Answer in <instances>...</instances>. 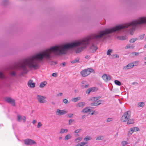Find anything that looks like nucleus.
I'll list each match as a JSON object with an SVG mask.
<instances>
[{
  "instance_id": "1",
  "label": "nucleus",
  "mask_w": 146,
  "mask_h": 146,
  "mask_svg": "<svg viewBox=\"0 0 146 146\" xmlns=\"http://www.w3.org/2000/svg\"><path fill=\"white\" fill-rule=\"evenodd\" d=\"M90 40L89 37L71 43L53 46L18 63L15 68L17 69L21 68L25 70L26 69V66H27L31 69H37L39 66L37 60L41 61L44 58L48 60L51 58L52 53L58 55L64 54L66 53L68 49L80 46L81 47L78 48L76 51V53H79L89 44Z\"/></svg>"
},
{
  "instance_id": "2",
  "label": "nucleus",
  "mask_w": 146,
  "mask_h": 146,
  "mask_svg": "<svg viewBox=\"0 0 146 146\" xmlns=\"http://www.w3.org/2000/svg\"><path fill=\"white\" fill-rule=\"evenodd\" d=\"M92 72L95 73L94 70L92 68H88L84 69L80 72V74L83 77L87 76Z\"/></svg>"
},
{
  "instance_id": "3",
  "label": "nucleus",
  "mask_w": 146,
  "mask_h": 146,
  "mask_svg": "<svg viewBox=\"0 0 146 146\" xmlns=\"http://www.w3.org/2000/svg\"><path fill=\"white\" fill-rule=\"evenodd\" d=\"M130 117V112L128 111H127L122 115L121 118V121L123 122H126Z\"/></svg>"
},
{
  "instance_id": "4",
  "label": "nucleus",
  "mask_w": 146,
  "mask_h": 146,
  "mask_svg": "<svg viewBox=\"0 0 146 146\" xmlns=\"http://www.w3.org/2000/svg\"><path fill=\"white\" fill-rule=\"evenodd\" d=\"M38 102L41 103H43L46 102V97L40 95H38L36 97Z\"/></svg>"
},
{
  "instance_id": "5",
  "label": "nucleus",
  "mask_w": 146,
  "mask_h": 146,
  "mask_svg": "<svg viewBox=\"0 0 146 146\" xmlns=\"http://www.w3.org/2000/svg\"><path fill=\"white\" fill-rule=\"evenodd\" d=\"M25 144L27 145H31L33 144H36V142L34 140L29 139H27L24 140Z\"/></svg>"
},
{
  "instance_id": "6",
  "label": "nucleus",
  "mask_w": 146,
  "mask_h": 146,
  "mask_svg": "<svg viewBox=\"0 0 146 146\" xmlns=\"http://www.w3.org/2000/svg\"><path fill=\"white\" fill-rule=\"evenodd\" d=\"M139 129L137 127H135L130 128V130L129 131L128 133V136L131 135L134 132L137 131H138Z\"/></svg>"
},
{
  "instance_id": "7",
  "label": "nucleus",
  "mask_w": 146,
  "mask_h": 146,
  "mask_svg": "<svg viewBox=\"0 0 146 146\" xmlns=\"http://www.w3.org/2000/svg\"><path fill=\"white\" fill-rule=\"evenodd\" d=\"M5 101L6 102L10 103L13 106H15V100L13 99L10 98H8L5 99Z\"/></svg>"
},
{
  "instance_id": "8",
  "label": "nucleus",
  "mask_w": 146,
  "mask_h": 146,
  "mask_svg": "<svg viewBox=\"0 0 146 146\" xmlns=\"http://www.w3.org/2000/svg\"><path fill=\"white\" fill-rule=\"evenodd\" d=\"M67 113V112L65 110H61L57 109L56 112V114L57 115H60L64 114Z\"/></svg>"
},
{
  "instance_id": "9",
  "label": "nucleus",
  "mask_w": 146,
  "mask_h": 146,
  "mask_svg": "<svg viewBox=\"0 0 146 146\" xmlns=\"http://www.w3.org/2000/svg\"><path fill=\"white\" fill-rule=\"evenodd\" d=\"M98 90V89L96 87L91 88L87 90L86 93L88 94H89L90 92L96 91Z\"/></svg>"
},
{
  "instance_id": "10",
  "label": "nucleus",
  "mask_w": 146,
  "mask_h": 146,
  "mask_svg": "<svg viewBox=\"0 0 146 146\" xmlns=\"http://www.w3.org/2000/svg\"><path fill=\"white\" fill-rule=\"evenodd\" d=\"M102 78L106 82H107L111 80V78L109 75H107L106 74H104L102 76Z\"/></svg>"
},
{
  "instance_id": "11",
  "label": "nucleus",
  "mask_w": 146,
  "mask_h": 146,
  "mask_svg": "<svg viewBox=\"0 0 146 146\" xmlns=\"http://www.w3.org/2000/svg\"><path fill=\"white\" fill-rule=\"evenodd\" d=\"M28 86L31 88H34L35 86V85L33 81L31 80H29L28 84Z\"/></svg>"
},
{
  "instance_id": "12",
  "label": "nucleus",
  "mask_w": 146,
  "mask_h": 146,
  "mask_svg": "<svg viewBox=\"0 0 146 146\" xmlns=\"http://www.w3.org/2000/svg\"><path fill=\"white\" fill-rule=\"evenodd\" d=\"M132 64L131 63L128 64L127 66H124L123 69L124 70H127L133 68Z\"/></svg>"
},
{
  "instance_id": "13",
  "label": "nucleus",
  "mask_w": 146,
  "mask_h": 146,
  "mask_svg": "<svg viewBox=\"0 0 146 146\" xmlns=\"http://www.w3.org/2000/svg\"><path fill=\"white\" fill-rule=\"evenodd\" d=\"M18 120L19 121H20L23 119L24 122H25L26 120V118L25 116L22 117L20 115H17Z\"/></svg>"
},
{
  "instance_id": "14",
  "label": "nucleus",
  "mask_w": 146,
  "mask_h": 146,
  "mask_svg": "<svg viewBox=\"0 0 146 146\" xmlns=\"http://www.w3.org/2000/svg\"><path fill=\"white\" fill-rule=\"evenodd\" d=\"M85 106V103L83 102H80L77 105V108H83Z\"/></svg>"
},
{
  "instance_id": "15",
  "label": "nucleus",
  "mask_w": 146,
  "mask_h": 146,
  "mask_svg": "<svg viewBox=\"0 0 146 146\" xmlns=\"http://www.w3.org/2000/svg\"><path fill=\"white\" fill-rule=\"evenodd\" d=\"M101 103V101L99 100L97 102H95L91 103V105L92 106H97L100 104Z\"/></svg>"
},
{
  "instance_id": "16",
  "label": "nucleus",
  "mask_w": 146,
  "mask_h": 146,
  "mask_svg": "<svg viewBox=\"0 0 146 146\" xmlns=\"http://www.w3.org/2000/svg\"><path fill=\"white\" fill-rule=\"evenodd\" d=\"M98 48L96 46L93 44L91 47L90 49L92 50V52H94L96 51Z\"/></svg>"
},
{
  "instance_id": "17",
  "label": "nucleus",
  "mask_w": 146,
  "mask_h": 146,
  "mask_svg": "<svg viewBox=\"0 0 146 146\" xmlns=\"http://www.w3.org/2000/svg\"><path fill=\"white\" fill-rule=\"evenodd\" d=\"M127 124H133L134 123V120L133 119H129L127 121Z\"/></svg>"
},
{
  "instance_id": "18",
  "label": "nucleus",
  "mask_w": 146,
  "mask_h": 146,
  "mask_svg": "<svg viewBox=\"0 0 146 146\" xmlns=\"http://www.w3.org/2000/svg\"><path fill=\"white\" fill-rule=\"evenodd\" d=\"M100 98V97H92V98H91L90 99V100L92 102H96V101H97L98 99Z\"/></svg>"
},
{
  "instance_id": "19",
  "label": "nucleus",
  "mask_w": 146,
  "mask_h": 146,
  "mask_svg": "<svg viewBox=\"0 0 146 146\" xmlns=\"http://www.w3.org/2000/svg\"><path fill=\"white\" fill-rule=\"evenodd\" d=\"M47 82L46 81H44L41 83L40 85V87L41 88H42L45 86L47 84Z\"/></svg>"
},
{
  "instance_id": "20",
  "label": "nucleus",
  "mask_w": 146,
  "mask_h": 146,
  "mask_svg": "<svg viewBox=\"0 0 146 146\" xmlns=\"http://www.w3.org/2000/svg\"><path fill=\"white\" fill-rule=\"evenodd\" d=\"M86 144V142H82L78 144L76 146H84V145Z\"/></svg>"
},
{
  "instance_id": "21",
  "label": "nucleus",
  "mask_w": 146,
  "mask_h": 146,
  "mask_svg": "<svg viewBox=\"0 0 146 146\" xmlns=\"http://www.w3.org/2000/svg\"><path fill=\"white\" fill-rule=\"evenodd\" d=\"M134 47V46L133 45H131L130 44H127L125 47L126 49L129 48L133 49Z\"/></svg>"
},
{
  "instance_id": "22",
  "label": "nucleus",
  "mask_w": 146,
  "mask_h": 146,
  "mask_svg": "<svg viewBox=\"0 0 146 146\" xmlns=\"http://www.w3.org/2000/svg\"><path fill=\"white\" fill-rule=\"evenodd\" d=\"M80 99V97L73 98L72 99V101L74 102H76Z\"/></svg>"
},
{
  "instance_id": "23",
  "label": "nucleus",
  "mask_w": 146,
  "mask_h": 146,
  "mask_svg": "<svg viewBox=\"0 0 146 146\" xmlns=\"http://www.w3.org/2000/svg\"><path fill=\"white\" fill-rule=\"evenodd\" d=\"M82 139V138L81 137H79L75 139V142L76 143L79 142Z\"/></svg>"
},
{
  "instance_id": "24",
  "label": "nucleus",
  "mask_w": 146,
  "mask_h": 146,
  "mask_svg": "<svg viewBox=\"0 0 146 146\" xmlns=\"http://www.w3.org/2000/svg\"><path fill=\"white\" fill-rule=\"evenodd\" d=\"M68 131V130L67 129H61L60 131V133H67Z\"/></svg>"
},
{
  "instance_id": "25",
  "label": "nucleus",
  "mask_w": 146,
  "mask_h": 146,
  "mask_svg": "<svg viewBox=\"0 0 146 146\" xmlns=\"http://www.w3.org/2000/svg\"><path fill=\"white\" fill-rule=\"evenodd\" d=\"M139 61H134L132 62H131L132 64V65L133 67L137 66L138 65L139 63Z\"/></svg>"
},
{
  "instance_id": "26",
  "label": "nucleus",
  "mask_w": 146,
  "mask_h": 146,
  "mask_svg": "<svg viewBox=\"0 0 146 146\" xmlns=\"http://www.w3.org/2000/svg\"><path fill=\"white\" fill-rule=\"evenodd\" d=\"M139 54V53L134 52L130 54V56L132 57H134L135 56H137Z\"/></svg>"
},
{
  "instance_id": "27",
  "label": "nucleus",
  "mask_w": 146,
  "mask_h": 146,
  "mask_svg": "<svg viewBox=\"0 0 146 146\" xmlns=\"http://www.w3.org/2000/svg\"><path fill=\"white\" fill-rule=\"evenodd\" d=\"M90 111V110L88 108H86L84 109L82 111V112L84 113H86L89 112Z\"/></svg>"
},
{
  "instance_id": "28",
  "label": "nucleus",
  "mask_w": 146,
  "mask_h": 146,
  "mask_svg": "<svg viewBox=\"0 0 146 146\" xmlns=\"http://www.w3.org/2000/svg\"><path fill=\"white\" fill-rule=\"evenodd\" d=\"M104 138L103 136H99L96 137V139L97 140H102L104 139Z\"/></svg>"
},
{
  "instance_id": "29",
  "label": "nucleus",
  "mask_w": 146,
  "mask_h": 146,
  "mask_svg": "<svg viewBox=\"0 0 146 146\" xmlns=\"http://www.w3.org/2000/svg\"><path fill=\"white\" fill-rule=\"evenodd\" d=\"M115 83L118 86H121V82H119V81L115 80L114 81Z\"/></svg>"
},
{
  "instance_id": "30",
  "label": "nucleus",
  "mask_w": 146,
  "mask_h": 146,
  "mask_svg": "<svg viewBox=\"0 0 146 146\" xmlns=\"http://www.w3.org/2000/svg\"><path fill=\"white\" fill-rule=\"evenodd\" d=\"M71 137L70 135L68 134L65 136L64 137V139L65 140H67L69 139H70L71 138Z\"/></svg>"
},
{
  "instance_id": "31",
  "label": "nucleus",
  "mask_w": 146,
  "mask_h": 146,
  "mask_svg": "<svg viewBox=\"0 0 146 146\" xmlns=\"http://www.w3.org/2000/svg\"><path fill=\"white\" fill-rule=\"evenodd\" d=\"M137 40V38H132L130 39L129 40V42L130 43H133Z\"/></svg>"
},
{
  "instance_id": "32",
  "label": "nucleus",
  "mask_w": 146,
  "mask_h": 146,
  "mask_svg": "<svg viewBox=\"0 0 146 146\" xmlns=\"http://www.w3.org/2000/svg\"><path fill=\"white\" fill-rule=\"evenodd\" d=\"M138 105L140 107H143L144 105V103L143 102H139Z\"/></svg>"
},
{
  "instance_id": "33",
  "label": "nucleus",
  "mask_w": 146,
  "mask_h": 146,
  "mask_svg": "<svg viewBox=\"0 0 146 146\" xmlns=\"http://www.w3.org/2000/svg\"><path fill=\"white\" fill-rule=\"evenodd\" d=\"M127 38L125 36H121L119 38V39L121 40H124L127 39Z\"/></svg>"
},
{
  "instance_id": "34",
  "label": "nucleus",
  "mask_w": 146,
  "mask_h": 146,
  "mask_svg": "<svg viewBox=\"0 0 146 146\" xmlns=\"http://www.w3.org/2000/svg\"><path fill=\"white\" fill-rule=\"evenodd\" d=\"M112 51V50L111 49H109L107 52V54L108 55H110Z\"/></svg>"
},
{
  "instance_id": "35",
  "label": "nucleus",
  "mask_w": 146,
  "mask_h": 146,
  "mask_svg": "<svg viewBox=\"0 0 146 146\" xmlns=\"http://www.w3.org/2000/svg\"><path fill=\"white\" fill-rule=\"evenodd\" d=\"M127 142L125 141H123L121 142V144L122 146H125V145H127Z\"/></svg>"
},
{
  "instance_id": "36",
  "label": "nucleus",
  "mask_w": 146,
  "mask_h": 146,
  "mask_svg": "<svg viewBox=\"0 0 146 146\" xmlns=\"http://www.w3.org/2000/svg\"><path fill=\"white\" fill-rule=\"evenodd\" d=\"M79 60L77 59H75L74 60H73L71 61V63H75L77 62H79Z\"/></svg>"
},
{
  "instance_id": "37",
  "label": "nucleus",
  "mask_w": 146,
  "mask_h": 146,
  "mask_svg": "<svg viewBox=\"0 0 146 146\" xmlns=\"http://www.w3.org/2000/svg\"><path fill=\"white\" fill-rule=\"evenodd\" d=\"M91 139V137L88 136H87L84 138V140L86 141H87Z\"/></svg>"
},
{
  "instance_id": "38",
  "label": "nucleus",
  "mask_w": 146,
  "mask_h": 146,
  "mask_svg": "<svg viewBox=\"0 0 146 146\" xmlns=\"http://www.w3.org/2000/svg\"><path fill=\"white\" fill-rule=\"evenodd\" d=\"M74 121V120L72 119H70L69 121V124L71 125L72 122Z\"/></svg>"
},
{
  "instance_id": "39",
  "label": "nucleus",
  "mask_w": 146,
  "mask_h": 146,
  "mask_svg": "<svg viewBox=\"0 0 146 146\" xmlns=\"http://www.w3.org/2000/svg\"><path fill=\"white\" fill-rule=\"evenodd\" d=\"M42 126V124L41 122H38L37 125V128H39Z\"/></svg>"
},
{
  "instance_id": "40",
  "label": "nucleus",
  "mask_w": 146,
  "mask_h": 146,
  "mask_svg": "<svg viewBox=\"0 0 146 146\" xmlns=\"http://www.w3.org/2000/svg\"><path fill=\"white\" fill-rule=\"evenodd\" d=\"M52 76L54 77H56L57 76V73L56 72L52 74Z\"/></svg>"
},
{
  "instance_id": "41",
  "label": "nucleus",
  "mask_w": 146,
  "mask_h": 146,
  "mask_svg": "<svg viewBox=\"0 0 146 146\" xmlns=\"http://www.w3.org/2000/svg\"><path fill=\"white\" fill-rule=\"evenodd\" d=\"M68 101L66 99H64L63 100V102L65 104H66L67 103Z\"/></svg>"
},
{
  "instance_id": "42",
  "label": "nucleus",
  "mask_w": 146,
  "mask_h": 146,
  "mask_svg": "<svg viewBox=\"0 0 146 146\" xmlns=\"http://www.w3.org/2000/svg\"><path fill=\"white\" fill-rule=\"evenodd\" d=\"M81 130L80 129H77L75 131V133H78Z\"/></svg>"
},
{
  "instance_id": "43",
  "label": "nucleus",
  "mask_w": 146,
  "mask_h": 146,
  "mask_svg": "<svg viewBox=\"0 0 146 146\" xmlns=\"http://www.w3.org/2000/svg\"><path fill=\"white\" fill-rule=\"evenodd\" d=\"M0 77L2 78L3 77V73L1 72H0Z\"/></svg>"
},
{
  "instance_id": "44",
  "label": "nucleus",
  "mask_w": 146,
  "mask_h": 146,
  "mask_svg": "<svg viewBox=\"0 0 146 146\" xmlns=\"http://www.w3.org/2000/svg\"><path fill=\"white\" fill-rule=\"evenodd\" d=\"M112 120V119L111 118H108L107 120V122H110Z\"/></svg>"
},
{
  "instance_id": "45",
  "label": "nucleus",
  "mask_w": 146,
  "mask_h": 146,
  "mask_svg": "<svg viewBox=\"0 0 146 146\" xmlns=\"http://www.w3.org/2000/svg\"><path fill=\"white\" fill-rule=\"evenodd\" d=\"M73 115V114H68V116H69V117H72Z\"/></svg>"
},
{
  "instance_id": "46",
  "label": "nucleus",
  "mask_w": 146,
  "mask_h": 146,
  "mask_svg": "<svg viewBox=\"0 0 146 146\" xmlns=\"http://www.w3.org/2000/svg\"><path fill=\"white\" fill-rule=\"evenodd\" d=\"M62 95V93H60L59 94H58V96H61Z\"/></svg>"
},
{
  "instance_id": "47",
  "label": "nucleus",
  "mask_w": 146,
  "mask_h": 146,
  "mask_svg": "<svg viewBox=\"0 0 146 146\" xmlns=\"http://www.w3.org/2000/svg\"><path fill=\"white\" fill-rule=\"evenodd\" d=\"M143 38H144V35H143V36L141 35L140 36V39H143Z\"/></svg>"
},
{
  "instance_id": "48",
  "label": "nucleus",
  "mask_w": 146,
  "mask_h": 146,
  "mask_svg": "<svg viewBox=\"0 0 146 146\" xmlns=\"http://www.w3.org/2000/svg\"><path fill=\"white\" fill-rule=\"evenodd\" d=\"M89 84H87L86 85H85V88H88L89 87Z\"/></svg>"
},
{
  "instance_id": "49",
  "label": "nucleus",
  "mask_w": 146,
  "mask_h": 146,
  "mask_svg": "<svg viewBox=\"0 0 146 146\" xmlns=\"http://www.w3.org/2000/svg\"><path fill=\"white\" fill-rule=\"evenodd\" d=\"M36 120H34L33 121L32 123H33V124H35V123H36Z\"/></svg>"
},
{
  "instance_id": "50",
  "label": "nucleus",
  "mask_w": 146,
  "mask_h": 146,
  "mask_svg": "<svg viewBox=\"0 0 146 146\" xmlns=\"http://www.w3.org/2000/svg\"><path fill=\"white\" fill-rule=\"evenodd\" d=\"M11 74L12 75L14 76L15 75V73L14 72H13L11 73Z\"/></svg>"
},
{
  "instance_id": "51",
  "label": "nucleus",
  "mask_w": 146,
  "mask_h": 146,
  "mask_svg": "<svg viewBox=\"0 0 146 146\" xmlns=\"http://www.w3.org/2000/svg\"><path fill=\"white\" fill-rule=\"evenodd\" d=\"M62 64L64 66L66 64L65 63V62H63L62 63Z\"/></svg>"
},
{
  "instance_id": "52",
  "label": "nucleus",
  "mask_w": 146,
  "mask_h": 146,
  "mask_svg": "<svg viewBox=\"0 0 146 146\" xmlns=\"http://www.w3.org/2000/svg\"><path fill=\"white\" fill-rule=\"evenodd\" d=\"M89 57V56H85V58H88Z\"/></svg>"
},
{
  "instance_id": "53",
  "label": "nucleus",
  "mask_w": 146,
  "mask_h": 146,
  "mask_svg": "<svg viewBox=\"0 0 146 146\" xmlns=\"http://www.w3.org/2000/svg\"><path fill=\"white\" fill-rule=\"evenodd\" d=\"M62 139V137H59V139L60 140L61 139Z\"/></svg>"
},
{
  "instance_id": "54",
  "label": "nucleus",
  "mask_w": 146,
  "mask_h": 146,
  "mask_svg": "<svg viewBox=\"0 0 146 146\" xmlns=\"http://www.w3.org/2000/svg\"><path fill=\"white\" fill-rule=\"evenodd\" d=\"M85 82V81H83L82 82V84H84Z\"/></svg>"
},
{
  "instance_id": "55",
  "label": "nucleus",
  "mask_w": 146,
  "mask_h": 146,
  "mask_svg": "<svg viewBox=\"0 0 146 146\" xmlns=\"http://www.w3.org/2000/svg\"><path fill=\"white\" fill-rule=\"evenodd\" d=\"M82 117L83 118H85V115H84Z\"/></svg>"
},
{
  "instance_id": "56",
  "label": "nucleus",
  "mask_w": 146,
  "mask_h": 146,
  "mask_svg": "<svg viewBox=\"0 0 146 146\" xmlns=\"http://www.w3.org/2000/svg\"><path fill=\"white\" fill-rule=\"evenodd\" d=\"M52 104H54V103L53 102H52Z\"/></svg>"
},
{
  "instance_id": "57",
  "label": "nucleus",
  "mask_w": 146,
  "mask_h": 146,
  "mask_svg": "<svg viewBox=\"0 0 146 146\" xmlns=\"http://www.w3.org/2000/svg\"><path fill=\"white\" fill-rule=\"evenodd\" d=\"M79 135L78 134H76V136H78Z\"/></svg>"
},
{
  "instance_id": "58",
  "label": "nucleus",
  "mask_w": 146,
  "mask_h": 146,
  "mask_svg": "<svg viewBox=\"0 0 146 146\" xmlns=\"http://www.w3.org/2000/svg\"><path fill=\"white\" fill-rule=\"evenodd\" d=\"M94 113H92V115H93V114H94Z\"/></svg>"
},
{
  "instance_id": "59",
  "label": "nucleus",
  "mask_w": 146,
  "mask_h": 146,
  "mask_svg": "<svg viewBox=\"0 0 146 146\" xmlns=\"http://www.w3.org/2000/svg\"><path fill=\"white\" fill-rule=\"evenodd\" d=\"M145 48H146V45L145 46Z\"/></svg>"
},
{
  "instance_id": "60",
  "label": "nucleus",
  "mask_w": 146,
  "mask_h": 146,
  "mask_svg": "<svg viewBox=\"0 0 146 146\" xmlns=\"http://www.w3.org/2000/svg\"><path fill=\"white\" fill-rule=\"evenodd\" d=\"M145 60H146V57L145 58Z\"/></svg>"
},
{
  "instance_id": "61",
  "label": "nucleus",
  "mask_w": 146,
  "mask_h": 146,
  "mask_svg": "<svg viewBox=\"0 0 146 146\" xmlns=\"http://www.w3.org/2000/svg\"><path fill=\"white\" fill-rule=\"evenodd\" d=\"M145 64H146V62H145Z\"/></svg>"
},
{
  "instance_id": "62",
  "label": "nucleus",
  "mask_w": 146,
  "mask_h": 146,
  "mask_svg": "<svg viewBox=\"0 0 146 146\" xmlns=\"http://www.w3.org/2000/svg\"><path fill=\"white\" fill-rule=\"evenodd\" d=\"M145 40H146V37H145Z\"/></svg>"
}]
</instances>
